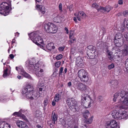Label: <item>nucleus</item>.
Instances as JSON below:
<instances>
[{
    "mask_svg": "<svg viewBox=\"0 0 128 128\" xmlns=\"http://www.w3.org/2000/svg\"><path fill=\"white\" fill-rule=\"evenodd\" d=\"M116 110L112 112V115L113 118L117 119H126L128 118V115L126 114V112L125 110H122L121 109H123V106L116 105Z\"/></svg>",
    "mask_w": 128,
    "mask_h": 128,
    "instance_id": "f257e3e1",
    "label": "nucleus"
},
{
    "mask_svg": "<svg viewBox=\"0 0 128 128\" xmlns=\"http://www.w3.org/2000/svg\"><path fill=\"white\" fill-rule=\"evenodd\" d=\"M116 99L119 102H122L124 105L128 106V92L122 90L116 92L114 95L113 100L116 102Z\"/></svg>",
    "mask_w": 128,
    "mask_h": 128,
    "instance_id": "f03ea898",
    "label": "nucleus"
},
{
    "mask_svg": "<svg viewBox=\"0 0 128 128\" xmlns=\"http://www.w3.org/2000/svg\"><path fill=\"white\" fill-rule=\"evenodd\" d=\"M81 100L82 104L85 108L90 107V104L94 102V101L91 99L90 96L84 93L81 96Z\"/></svg>",
    "mask_w": 128,
    "mask_h": 128,
    "instance_id": "7ed1b4c3",
    "label": "nucleus"
},
{
    "mask_svg": "<svg viewBox=\"0 0 128 128\" xmlns=\"http://www.w3.org/2000/svg\"><path fill=\"white\" fill-rule=\"evenodd\" d=\"M38 32H32L29 34V36L32 41L34 43L39 46L43 44V40L37 34Z\"/></svg>",
    "mask_w": 128,
    "mask_h": 128,
    "instance_id": "20e7f679",
    "label": "nucleus"
},
{
    "mask_svg": "<svg viewBox=\"0 0 128 128\" xmlns=\"http://www.w3.org/2000/svg\"><path fill=\"white\" fill-rule=\"evenodd\" d=\"M11 6L10 2L7 3L6 2H3L0 5V14L6 16L9 14L10 11L9 9Z\"/></svg>",
    "mask_w": 128,
    "mask_h": 128,
    "instance_id": "39448f33",
    "label": "nucleus"
},
{
    "mask_svg": "<svg viewBox=\"0 0 128 128\" xmlns=\"http://www.w3.org/2000/svg\"><path fill=\"white\" fill-rule=\"evenodd\" d=\"M28 69L29 70L33 72L38 77H42L43 76L44 70L34 64L29 63Z\"/></svg>",
    "mask_w": 128,
    "mask_h": 128,
    "instance_id": "423d86ee",
    "label": "nucleus"
},
{
    "mask_svg": "<svg viewBox=\"0 0 128 128\" xmlns=\"http://www.w3.org/2000/svg\"><path fill=\"white\" fill-rule=\"evenodd\" d=\"M44 29L47 32L52 34L56 33L58 28L56 26L50 22H48L44 25Z\"/></svg>",
    "mask_w": 128,
    "mask_h": 128,
    "instance_id": "0eeeda50",
    "label": "nucleus"
},
{
    "mask_svg": "<svg viewBox=\"0 0 128 128\" xmlns=\"http://www.w3.org/2000/svg\"><path fill=\"white\" fill-rule=\"evenodd\" d=\"M66 103L72 111L74 112L78 110V107L77 103L74 98H68L66 100Z\"/></svg>",
    "mask_w": 128,
    "mask_h": 128,
    "instance_id": "6e6552de",
    "label": "nucleus"
},
{
    "mask_svg": "<svg viewBox=\"0 0 128 128\" xmlns=\"http://www.w3.org/2000/svg\"><path fill=\"white\" fill-rule=\"evenodd\" d=\"M78 74L82 82H86L88 81L89 79L86 71L84 69L80 70L78 71Z\"/></svg>",
    "mask_w": 128,
    "mask_h": 128,
    "instance_id": "1a4fd4ad",
    "label": "nucleus"
},
{
    "mask_svg": "<svg viewBox=\"0 0 128 128\" xmlns=\"http://www.w3.org/2000/svg\"><path fill=\"white\" fill-rule=\"evenodd\" d=\"M53 21L56 23H60L62 21H64L66 19L63 14L59 15L56 14H54L53 15Z\"/></svg>",
    "mask_w": 128,
    "mask_h": 128,
    "instance_id": "9d476101",
    "label": "nucleus"
},
{
    "mask_svg": "<svg viewBox=\"0 0 128 128\" xmlns=\"http://www.w3.org/2000/svg\"><path fill=\"white\" fill-rule=\"evenodd\" d=\"M23 95L24 96L28 99L30 100L33 99L36 100L38 98V95L35 92H26V93H24L22 92Z\"/></svg>",
    "mask_w": 128,
    "mask_h": 128,
    "instance_id": "9b49d317",
    "label": "nucleus"
},
{
    "mask_svg": "<svg viewBox=\"0 0 128 128\" xmlns=\"http://www.w3.org/2000/svg\"><path fill=\"white\" fill-rule=\"evenodd\" d=\"M118 126V123L115 120H111L110 122H107L105 124L106 128H115Z\"/></svg>",
    "mask_w": 128,
    "mask_h": 128,
    "instance_id": "f8f14e48",
    "label": "nucleus"
},
{
    "mask_svg": "<svg viewBox=\"0 0 128 128\" xmlns=\"http://www.w3.org/2000/svg\"><path fill=\"white\" fill-rule=\"evenodd\" d=\"M77 89L82 91H88L89 89V87L86 85L82 83H79L77 84Z\"/></svg>",
    "mask_w": 128,
    "mask_h": 128,
    "instance_id": "ddd939ff",
    "label": "nucleus"
},
{
    "mask_svg": "<svg viewBox=\"0 0 128 128\" xmlns=\"http://www.w3.org/2000/svg\"><path fill=\"white\" fill-rule=\"evenodd\" d=\"M16 70L18 71H19V70H20L21 72V74L24 77L29 79H32V78L31 76L26 72L22 68H19L16 67Z\"/></svg>",
    "mask_w": 128,
    "mask_h": 128,
    "instance_id": "4468645a",
    "label": "nucleus"
},
{
    "mask_svg": "<svg viewBox=\"0 0 128 128\" xmlns=\"http://www.w3.org/2000/svg\"><path fill=\"white\" fill-rule=\"evenodd\" d=\"M113 8L112 7L109 5L106 6L105 7L100 6L98 9V11L104 12H109Z\"/></svg>",
    "mask_w": 128,
    "mask_h": 128,
    "instance_id": "2eb2a0df",
    "label": "nucleus"
},
{
    "mask_svg": "<svg viewBox=\"0 0 128 128\" xmlns=\"http://www.w3.org/2000/svg\"><path fill=\"white\" fill-rule=\"evenodd\" d=\"M74 15L76 16H77L78 20L79 21H80L81 18L83 19L85 18L86 15L84 12L82 11H80L78 12V13H75Z\"/></svg>",
    "mask_w": 128,
    "mask_h": 128,
    "instance_id": "dca6fc26",
    "label": "nucleus"
},
{
    "mask_svg": "<svg viewBox=\"0 0 128 128\" xmlns=\"http://www.w3.org/2000/svg\"><path fill=\"white\" fill-rule=\"evenodd\" d=\"M34 88L33 86L31 85H28L22 90V92L26 93V92H34Z\"/></svg>",
    "mask_w": 128,
    "mask_h": 128,
    "instance_id": "f3484780",
    "label": "nucleus"
},
{
    "mask_svg": "<svg viewBox=\"0 0 128 128\" xmlns=\"http://www.w3.org/2000/svg\"><path fill=\"white\" fill-rule=\"evenodd\" d=\"M16 125L20 128H28L26 123L20 120H18L16 123Z\"/></svg>",
    "mask_w": 128,
    "mask_h": 128,
    "instance_id": "a211bd4d",
    "label": "nucleus"
},
{
    "mask_svg": "<svg viewBox=\"0 0 128 128\" xmlns=\"http://www.w3.org/2000/svg\"><path fill=\"white\" fill-rule=\"evenodd\" d=\"M114 42L116 46L118 47H120L123 44V40L121 39V40H114Z\"/></svg>",
    "mask_w": 128,
    "mask_h": 128,
    "instance_id": "6ab92c4d",
    "label": "nucleus"
},
{
    "mask_svg": "<svg viewBox=\"0 0 128 128\" xmlns=\"http://www.w3.org/2000/svg\"><path fill=\"white\" fill-rule=\"evenodd\" d=\"M122 54L123 56L128 55V46L127 45L124 46V48L122 50Z\"/></svg>",
    "mask_w": 128,
    "mask_h": 128,
    "instance_id": "aec40b11",
    "label": "nucleus"
},
{
    "mask_svg": "<svg viewBox=\"0 0 128 128\" xmlns=\"http://www.w3.org/2000/svg\"><path fill=\"white\" fill-rule=\"evenodd\" d=\"M36 6L42 14H44L46 12V10L44 7L42 6L36 4Z\"/></svg>",
    "mask_w": 128,
    "mask_h": 128,
    "instance_id": "412c9836",
    "label": "nucleus"
},
{
    "mask_svg": "<svg viewBox=\"0 0 128 128\" xmlns=\"http://www.w3.org/2000/svg\"><path fill=\"white\" fill-rule=\"evenodd\" d=\"M94 51L93 52L91 50L88 49L87 52V54L90 58L92 59L94 57Z\"/></svg>",
    "mask_w": 128,
    "mask_h": 128,
    "instance_id": "4be33fe9",
    "label": "nucleus"
},
{
    "mask_svg": "<svg viewBox=\"0 0 128 128\" xmlns=\"http://www.w3.org/2000/svg\"><path fill=\"white\" fill-rule=\"evenodd\" d=\"M46 47L47 49L50 50H51L52 49L55 48V47L54 46V44L53 42H51L49 43L46 45Z\"/></svg>",
    "mask_w": 128,
    "mask_h": 128,
    "instance_id": "5701e85b",
    "label": "nucleus"
},
{
    "mask_svg": "<svg viewBox=\"0 0 128 128\" xmlns=\"http://www.w3.org/2000/svg\"><path fill=\"white\" fill-rule=\"evenodd\" d=\"M122 34L120 33H117L116 34L114 40H121L122 39L123 40L122 38Z\"/></svg>",
    "mask_w": 128,
    "mask_h": 128,
    "instance_id": "b1692460",
    "label": "nucleus"
},
{
    "mask_svg": "<svg viewBox=\"0 0 128 128\" xmlns=\"http://www.w3.org/2000/svg\"><path fill=\"white\" fill-rule=\"evenodd\" d=\"M90 115L89 112L88 110L84 111L83 113V116L85 118H87Z\"/></svg>",
    "mask_w": 128,
    "mask_h": 128,
    "instance_id": "393cba45",
    "label": "nucleus"
},
{
    "mask_svg": "<svg viewBox=\"0 0 128 128\" xmlns=\"http://www.w3.org/2000/svg\"><path fill=\"white\" fill-rule=\"evenodd\" d=\"M57 118V117L56 114L54 113L53 115L52 116V119L53 122V123L54 124H55V121L56 120Z\"/></svg>",
    "mask_w": 128,
    "mask_h": 128,
    "instance_id": "a878e982",
    "label": "nucleus"
},
{
    "mask_svg": "<svg viewBox=\"0 0 128 128\" xmlns=\"http://www.w3.org/2000/svg\"><path fill=\"white\" fill-rule=\"evenodd\" d=\"M126 18H124L123 20V28L121 29L122 32H123L125 30V29L126 28H125V24L126 23Z\"/></svg>",
    "mask_w": 128,
    "mask_h": 128,
    "instance_id": "bb28decb",
    "label": "nucleus"
},
{
    "mask_svg": "<svg viewBox=\"0 0 128 128\" xmlns=\"http://www.w3.org/2000/svg\"><path fill=\"white\" fill-rule=\"evenodd\" d=\"M110 84H111V86L114 88L116 87L117 84L116 81L114 80H112L110 82Z\"/></svg>",
    "mask_w": 128,
    "mask_h": 128,
    "instance_id": "cd10ccee",
    "label": "nucleus"
},
{
    "mask_svg": "<svg viewBox=\"0 0 128 128\" xmlns=\"http://www.w3.org/2000/svg\"><path fill=\"white\" fill-rule=\"evenodd\" d=\"M88 49L91 50L94 52H95L96 51V48L92 46H89L88 47Z\"/></svg>",
    "mask_w": 128,
    "mask_h": 128,
    "instance_id": "c85d7f7f",
    "label": "nucleus"
},
{
    "mask_svg": "<svg viewBox=\"0 0 128 128\" xmlns=\"http://www.w3.org/2000/svg\"><path fill=\"white\" fill-rule=\"evenodd\" d=\"M108 57L110 60H112L114 58L113 55L112 54V53L110 52H109L108 51Z\"/></svg>",
    "mask_w": 128,
    "mask_h": 128,
    "instance_id": "c756f323",
    "label": "nucleus"
},
{
    "mask_svg": "<svg viewBox=\"0 0 128 128\" xmlns=\"http://www.w3.org/2000/svg\"><path fill=\"white\" fill-rule=\"evenodd\" d=\"M93 120L92 117H91L87 119L86 121V122L87 124H91Z\"/></svg>",
    "mask_w": 128,
    "mask_h": 128,
    "instance_id": "7c9ffc66",
    "label": "nucleus"
},
{
    "mask_svg": "<svg viewBox=\"0 0 128 128\" xmlns=\"http://www.w3.org/2000/svg\"><path fill=\"white\" fill-rule=\"evenodd\" d=\"M8 68H6V69L4 71V73L3 75V76L4 78L6 77L8 75V73L7 72L8 71Z\"/></svg>",
    "mask_w": 128,
    "mask_h": 128,
    "instance_id": "2f4dec72",
    "label": "nucleus"
},
{
    "mask_svg": "<svg viewBox=\"0 0 128 128\" xmlns=\"http://www.w3.org/2000/svg\"><path fill=\"white\" fill-rule=\"evenodd\" d=\"M59 95L58 94H56L54 97V100L56 102H58L59 100Z\"/></svg>",
    "mask_w": 128,
    "mask_h": 128,
    "instance_id": "473e14b6",
    "label": "nucleus"
},
{
    "mask_svg": "<svg viewBox=\"0 0 128 128\" xmlns=\"http://www.w3.org/2000/svg\"><path fill=\"white\" fill-rule=\"evenodd\" d=\"M21 112L20 110L18 112H14L13 115L15 116H20Z\"/></svg>",
    "mask_w": 128,
    "mask_h": 128,
    "instance_id": "72a5a7b5",
    "label": "nucleus"
},
{
    "mask_svg": "<svg viewBox=\"0 0 128 128\" xmlns=\"http://www.w3.org/2000/svg\"><path fill=\"white\" fill-rule=\"evenodd\" d=\"M2 125V124H1V126H0V128H1V126ZM4 125V127H2V128H10V125L8 124H3Z\"/></svg>",
    "mask_w": 128,
    "mask_h": 128,
    "instance_id": "f704fd0d",
    "label": "nucleus"
},
{
    "mask_svg": "<svg viewBox=\"0 0 128 128\" xmlns=\"http://www.w3.org/2000/svg\"><path fill=\"white\" fill-rule=\"evenodd\" d=\"M70 38V40H69V41L71 43H74L76 41V40L74 37Z\"/></svg>",
    "mask_w": 128,
    "mask_h": 128,
    "instance_id": "c9c22d12",
    "label": "nucleus"
},
{
    "mask_svg": "<svg viewBox=\"0 0 128 128\" xmlns=\"http://www.w3.org/2000/svg\"><path fill=\"white\" fill-rule=\"evenodd\" d=\"M63 57L62 55L61 54H60L56 56V58L58 60H59L62 59Z\"/></svg>",
    "mask_w": 128,
    "mask_h": 128,
    "instance_id": "e433bc0d",
    "label": "nucleus"
},
{
    "mask_svg": "<svg viewBox=\"0 0 128 128\" xmlns=\"http://www.w3.org/2000/svg\"><path fill=\"white\" fill-rule=\"evenodd\" d=\"M125 66L126 68V71L128 72V58L126 60Z\"/></svg>",
    "mask_w": 128,
    "mask_h": 128,
    "instance_id": "4c0bfd02",
    "label": "nucleus"
},
{
    "mask_svg": "<svg viewBox=\"0 0 128 128\" xmlns=\"http://www.w3.org/2000/svg\"><path fill=\"white\" fill-rule=\"evenodd\" d=\"M61 62L60 61H58L55 64V66L57 68H58L60 65Z\"/></svg>",
    "mask_w": 128,
    "mask_h": 128,
    "instance_id": "58836bf2",
    "label": "nucleus"
},
{
    "mask_svg": "<svg viewBox=\"0 0 128 128\" xmlns=\"http://www.w3.org/2000/svg\"><path fill=\"white\" fill-rule=\"evenodd\" d=\"M74 32L73 31L70 30V32L69 38L74 37Z\"/></svg>",
    "mask_w": 128,
    "mask_h": 128,
    "instance_id": "ea45409f",
    "label": "nucleus"
},
{
    "mask_svg": "<svg viewBox=\"0 0 128 128\" xmlns=\"http://www.w3.org/2000/svg\"><path fill=\"white\" fill-rule=\"evenodd\" d=\"M114 65L113 64H111L109 65L108 66V68L109 70H110L112 68H114Z\"/></svg>",
    "mask_w": 128,
    "mask_h": 128,
    "instance_id": "a19ab883",
    "label": "nucleus"
},
{
    "mask_svg": "<svg viewBox=\"0 0 128 128\" xmlns=\"http://www.w3.org/2000/svg\"><path fill=\"white\" fill-rule=\"evenodd\" d=\"M123 14L124 16L125 17L128 16V11H124Z\"/></svg>",
    "mask_w": 128,
    "mask_h": 128,
    "instance_id": "79ce46f5",
    "label": "nucleus"
},
{
    "mask_svg": "<svg viewBox=\"0 0 128 128\" xmlns=\"http://www.w3.org/2000/svg\"><path fill=\"white\" fill-rule=\"evenodd\" d=\"M63 67H61L60 68L59 73V76H60V75L62 74V73L63 70Z\"/></svg>",
    "mask_w": 128,
    "mask_h": 128,
    "instance_id": "37998d69",
    "label": "nucleus"
},
{
    "mask_svg": "<svg viewBox=\"0 0 128 128\" xmlns=\"http://www.w3.org/2000/svg\"><path fill=\"white\" fill-rule=\"evenodd\" d=\"M59 10H60V12H62V4L61 3H60V4L59 6Z\"/></svg>",
    "mask_w": 128,
    "mask_h": 128,
    "instance_id": "c03bdc74",
    "label": "nucleus"
},
{
    "mask_svg": "<svg viewBox=\"0 0 128 128\" xmlns=\"http://www.w3.org/2000/svg\"><path fill=\"white\" fill-rule=\"evenodd\" d=\"M92 6L94 8L97 9V8H98V6L96 4L94 3L92 4Z\"/></svg>",
    "mask_w": 128,
    "mask_h": 128,
    "instance_id": "a18cd8bd",
    "label": "nucleus"
},
{
    "mask_svg": "<svg viewBox=\"0 0 128 128\" xmlns=\"http://www.w3.org/2000/svg\"><path fill=\"white\" fill-rule=\"evenodd\" d=\"M44 106H46L48 103V100L47 99L44 100Z\"/></svg>",
    "mask_w": 128,
    "mask_h": 128,
    "instance_id": "49530a36",
    "label": "nucleus"
},
{
    "mask_svg": "<svg viewBox=\"0 0 128 128\" xmlns=\"http://www.w3.org/2000/svg\"><path fill=\"white\" fill-rule=\"evenodd\" d=\"M64 48L65 47L64 46L63 47L60 46L58 48V50L60 51H62L64 50Z\"/></svg>",
    "mask_w": 128,
    "mask_h": 128,
    "instance_id": "de8ad7c7",
    "label": "nucleus"
},
{
    "mask_svg": "<svg viewBox=\"0 0 128 128\" xmlns=\"http://www.w3.org/2000/svg\"><path fill=\"white\" fill-rule=\"evenodd\" d=\"M103 98L102 96H100L98 97V100L99 102H101L103 100Z\"/></svg>",
    "mask_w": 128,
    "mask_h": 128,
    "instance_id": "09e8293b",
    "label": "nucleus"
},
{
    "mask_svg": "<svg viewBox=\"0 0 128 128\" xmlns=\"http://www.w3.org/2000/svg\"><path fill=\"white\" fill-rule=\"evenodd\" d=\"M124 36L126 40L128 41V32L126 33L124 35Z\"/></svg>",
    "mask_w": 128,
    "mask_h": 128,
    "instance_id": "8fccbe9b",
    "label": "nucleus"
},
{
    "mask_svg": "<svg viewBox=\"0 0 128 128\" xmlns=\"http://www.w3.org/2000/svg\"><path fill=\"white\" fill-rule=\"evenodd\" d=\"M20 117H22L23 119L25 120L26 119V116L22 114V113H21L20 116Z\"/></svg>",
    "mask_w": 128,
    "mask_h": 128,
    "instance_id": "3c124183",
    "label": "nucleus"
},
{
    "mask_svg": "<svg viewBox=\"0 0 128 128\" xmlns=\"http://www.w3.org/2000/svg\"><path fill=\"white\" fill-rule=\"evenodd\" d=\"M123 2L122 0H119L118 3L120 4H123Z\"/></svg>",
    "mask_w": 128,
    "mask_h": 128,
    "instance_id": "603ef678",
    "label": "nucleus"
},
{
    "mask_svg": "<svg viewBox=\"0 0 128 128\" xmlns=\"http://www.w3.org/2000/svg\"><path fill=\"white\" fill-rule=\"evenodd\" d=\"M76 62L78 63V64H82V62L81 61H79L78 60H76Z\"/></svg>",
    "mask_w": 128,
    "mask_h": 128,
    "instance_id": "864d4df0",
    "label": "nucleus"
},
{
    "mask_svg": "<svg viewBox=\"0 0 128 128\" xmlns=\"http://www.w3.org/2000/svg\"><path fill=\"white\" fill-rule=\"evenodd\" d=\"M56 102V101H55L54 100H53L52 101V104L53 106H55V105H56V103H55Z\"/></svg>",
    "mask_w": 128,
    "mask_h": 128,
    "instance_id": "5fc2aeb1",
    "label": "nucleus"
},
{
    "mask_svg": "<svg viewBox=\"0 0 128 128\" xmlns=\"http://www.w3.org/2000/svg\"><path fill=\"white\" fill-rule=\"evenodd\" d=\"M9 56L12 59L14 57V55L12 54H10Z\"/></svg>",
    "mask_w": 128,
    "mask_h": 128,
    "instance_id": "6e6d98bb",
    "label": "nucleus"
},
{
    "mask_svg": "<svg viewBox=\"0 0 128 128\" xmlns=\"http://www.w3.org/2000/svg\"><path fill=\"white\" fill-rule=\"evenodd\" d=\"M118 53H120V52H116L115 53V55L116 56H117L118 58H120V56L118 55H117V54Z\"/></svg>",
    "mask_w": 128,
    "mask_h": 128,
    "instance_id": "4d7b16f0",
    "label": "nucleus"
},
{
    "mask_svg": "<svg viewBox=\"0 0 128 128\" xmlns=\"http://www.w3.org/2000/svg\"><path fill=\"white\" fill-rule=\"evenodd\" d=\"M65 30L66 31L67 34H68V30L67 28L65 27Z\"/></svg>",
    "mask_w": 128,
    "mask_h": 128,
    "instance_id": "13d9d810",
    "label": "nucleus"
},
{
    "mask_svg": "<svg viewBox=\"0 0 128 128\" xmlns=\"http://www.w3.org/2000/svg\"><path fill=\"white\" fill-rule=\"evenodd\" d=\"M76 18H77V17H74L73 18V20L76 22H77Z\"/></svg>",
    "mask_w": 128,
    "mask_h": 128,
    "instance_id": "bf43d9fd",
    "label": "nucleus"
},
{
    "mask_svg": "<svg viewBox=\"0 0 128 128\" xmlns=\"http://www.w3.org/2000/svg\"><path fill=\"white\" fill-rule=\"evenodd\" d=\"M72 85L71 82H70L68 83V86H71Z\"/></svg>",
    "mask_w": 128,
    "mask_h": 128,
    "instance_id": "052dcab7",
    "label": "nucleus"
},
{
    "mask_svg": "<svg viewBox=\"0 0 128 128\" xmlns=\"http://www.w3.org/2000/svg\"><path fill=\"white\" fill-rule=\"evenodd\" d=\"M15 40H14V39L12 40V45H13V44L14 43H15Z\"/></svg>",
    "mask_w": 128,
    "mask_h": 128,
    "instance_id": "680f3d73",
    "label": "nucleus"
},
{
    "mask_svg": "<svg viewBox=\"0 0 128 128\" xmlns=\"http://www.w3.org/2000/svg\"><path fill=\"white\" fill-rule=\"evenodd\" d=\"M19 33L17 32L15 33V36H19Z\"/></svg>",
    "mask_w": 128,
    "mask_h": 128,
    "instance_id": "e2e57ef3",
    "label": "nucleus"
},
{
    "mask_svg": "<svg viewBox=\"0 0 128 128\" xmlns=\"http://www.w3.org/2000/svg\"><path fill=\"white\" fill-rule=\"evenodd\" d=\"M17 78L19 79H20L22 78V76H21L18 75L17 76Z\"/></svg>",
    "mask_w": 128,
    "mask_h": 128,
    "instance_id": "0e129e2a",
    "label": "nucleus"
},
{
    "mask_svg": "<svg viewBox=\"0 0 128 128\" xmlns=\"http://www.w3.org/2000/svg\"><path fill=\"white\" fill-rule=\"evenodd\" d=\"M36 126L38 128H42L41 126L39 124L37 125Z\"/></svg>",
    "mask_w": 128,
    "mask_h": 128,
    "instance_id": "69168bd1",
    "label": "nucleus"
},
{
    "mask_svg": "<svg viewBox=\"0 0 128 128\" xmlns=\"http://www.w3.org/2000/svg\"><path fill=\"white\" fill-rule=\"evenodd\" d=\"M67 69L66 68H65L64 69V73H66L67 71Z\"/></svg>",
    "mask_w": 128,
    "mask_h": 128,
    "instance_id": "338daca9",
    "label": "nucleus"
},
{
    "mask_svg": "<svg viewBox=\"0 0 128 128\" xmlns=\"http://www.w3.org/2000/svg\"><path fill=\"white\" fill-rule=\"evenodd\" d=\"M39 90L40 91H42V88H39Z\"/></svg>",
    "mask_w": 128,
    "mask_h": 128,
    "instance_id": "774afa93",
    "label": "nucleus"
}]
</instances>
